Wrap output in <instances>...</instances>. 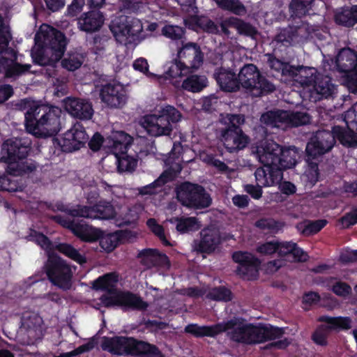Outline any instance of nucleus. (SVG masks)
Returning <instances> with one entry per match:
<instances>
[{"mask_svg":"<svg viewBox=\"0 0 357 357\" xmlns=\"http://www.w3.org/2000/svg\"><path fill=\"white\" fill-rule=\"evenodd\" d=\"M297 36V30L292 26H288L280 29L275 38L274 41L279 44L280 43L283 46L289 47L292 45L293 41Z\"/></svg>","mask_w":357,"mask_h":357,"instance_id":"nucleus-46","label":"nucleus"},{"mask_svg":"<svg viewBox=\"0 0 357 357\" xmlns=\"http://www.w3.org/2000/svg\"><path fill=\"white\" fill-rule=\"evenodd\" d=\"M336 65L338 71L344 73L349 90L357 93V52L349 47L342 48L337 55Z\"/></svg>","mask_w":357,"mask_h":357,"instance_id":"nucleus-14","label":"nucleus"},{"mask_svg":"<svg viewBox=\"0 0 357 357\" xmlns=\"http://www.w3.org/2000/svg\"><path fill=\"white\" fill-rule=\"evenodd\" d=\"M112 296L103 294L100 296L101 304L107 307H121L123 310L129 309L144 310L147 308L146 302L138 295L130 291H114Z\"/></svg>","mask_w":357,"mask_h":357,"instance_id":"nucleus-15","label":"nucleus"},{"mask_svg":"<svg viewBox=\"0 0 357 357\" xmlns=\"http://www.w3.org/2000/svg\"><path fill=\"white\" fill-rule=\"evenodd\" d=\"M204 161L208 165L214 167L220 173H227L229 172V166L220 160L217 159L213 154H207L205 156Z\"/></svg>","mask_w":357,"mask_h":357,"instance_id":"nucleus-60","label":"nucleus"},{"mask_svg":"<svg viewBox=\"0 0 357 357\" xmlns=\"http://www.w3.org/2000/svg\"><path fill=\"white\" fill-rule=\"evenodd\" d=\"M142 266L147 268L156 266H169L170 261L166 254L160 252L158 249L145 248L137 255Z\"/></svg>","mask_w":357,"mask_h":357,"instance_id":"nucleus-27","label":"nucleus"},{"mask_svg":"<svg viewBox=\"0 0 357 357\" xmlns=\"http://www.w3.org/2000/svg\"><path fill=\"white\" fill-rule=\"evenodd\" d=\"M93 208L91 206H84L77 204L71 206V210L69 211V215L73 218H84L93 219V213H94Z\"/></svg>","mask_w":357,"mask_h":357,"instance_id":"nucleus-55","label":"nucleus"},{"mask_svg":"<svg viewBox=\"0 0 357 357\" xmlns=\"http://www.w3.org/2000/svg\"><path fill=\"white\" fill-rule=\"evenodd\" d=\"M169 175L168 172H163L153 182L139 188V193L142 195H151L158 193L166 183L171 181L172 176L168 177Z\"/></svg>","mask_w":357,"mask_h":357,"instance_id":"nucleus-39","label":"nucleus"},{"mask_svg":"<svg viewBox=\"0 0 357 357\" xmlns=\"http://www.w3.org/2000/svg\"><path fill=\"white\" fill-rule=\"evenodd\" d=\"M181 114L174 107L167 105L157 113L144 117L142 126L147 133L152 137H170L173 130L172 123L181 120Z\"/></svg>","mask_w":357,"mask_h":357,"instance_id":"nucleus-6","label":"nucleus"},{"mask_svg":"<svg viewBox=\"0 0 357 357\" xmlns=\"http://www.w3.org/2000/svg\"><path fill=\"white\" fill-rule=\"evenodd\" d=\"M120 232L109 234L105 236H100V245L101 248L107 252L113 251L119 245L121 236ZM102 236V234L101 235Z\"/></svg>","mask_w":357,"mask_h":357,"instance_id":"nucleus-51","label":"nucleus"},{"mask_svg":"<svg viewBox=\"0 0 357 357\" xmlns=\"http://www.w3.org/2000/svg\"><path fill=\"white\" fill-rule=\"evenodd\" d=\"M282 153V146L271 139H264L257 144L256 153L259 162L268 174L271 173L280 178L277 171V162H279L280 153Z\"/></svg>","mask_w":357,"mask_h":357,"instance_id":"nucleus-13","label":"nucleus"},{"mask_svg":"<svg viewBox=\"0 0 357 357\" xmlns=\"http://www.w3.org/2000/svg\"><path fill=\"white\" fill-rule=\"evenodd\" d=\"M327 328H317L312 335V339L314 343L321 346H326L328 343L327 337H328V331Z\"/></svg>","mask_w":357,"mask_h":357,"instance_id":"nucleus-63","label":"nucleus"},{"mask_svg":"<svg viewBox=\"0 0 357 357\" xmlns=\"http://www.w3.org/2000/svg\"><path fill=\"white\" fill-rule=\"evenodd\" d=\"M206 86V78L204 76L192 75L188 77L182 84L185 90L191 92H199Z\"/></svg>","mask_w":357,"mask_h":357,"instance_id":"nucleus-45","label":"nucleus"},{"mask_svg":"<svg viewBox=\"0 0 357 357\" xmlns=\"http://www.w3.org/2000/svg\"><path fill=\"white\" fill-rule=\"evenodd\" d=\"M54 250L63 255L71 260L75 261L79 265H84L86 263V257L79 251L68 243H59L54 245Z\"/></svg>","mask_w":357,"mask_h":357,"instance_id":"nucleus-36","label":"nucleus"},{"mask_svg":"<svg viewBox=\"0 0 357 357\" xmlns=\"http://www.w3.org/2000/svg\"><path fill=\"white\" fill-rule=\"evenodd\" d=\"M239 87L241 86L253 97H261L273 92L275 85L262 75L252 63L245 64L238 74Z\"/></svg>","mask_w":357,"mask_h":357,"instance_id":"nucleus-8","label":"nucleus"},{"mask_svg":"<svg viewBox=\"0 0 357 357\" xmlns=\"http://www.w3.org/2000/svg\"><path fill=\"white\" fill-rule=\"evenodd\" d=\"M29 137L10 138L3 142L0 160L7 164L6 172L8 174L24 176L36 170V162L27 158L32 149Z\"/></svg>","mask_w":357,"mask_h":357,"instance_id":"nucleus-2","label":"nucleus"},{"mask_svg":"<svg viewBox=\"0 0 357 357\" xmlns=\"http://www.w3.org/2000/svg\"><path fill=\"white\" fill-rule=\"evenodd\" d=\"M238 319H231L227 321L219 322L211 326H199L197 324H189L184 328V332L196 338L204 337H215L226 332L238 324Z\"/></svg>","mask_w":357,"mask_h":357,"instance_id":"nucleus-19","label":"nucleus"},{"mask_svg":"<svg viewBox=\"0 0 357 357\" xmlns=\"http://www.w3.org/2000/svg\"><path fill=\"white\" fill-rule=\"evenodd\" d=\"M314 0H292L289 4V10L293 17L301 18L308 14Z\"/></svg>","mask_w":357,"mask_h":357,"instance_id":"nucleus-42","label":"nucleus"},{"mask_svg":"<svg viewBox=\"0 0 357 357\" xmlns=\"http://www.w3.org/2000/svg\"><path fill=\"white\" fill-rule=\"evenodd\" d=\"M29 241H31L36 243L37 245H40L43 250H45L47 255L49 253L54 252V245L52 242L50 240V238L43 234L41 232L37 231L34 229H31L30 234L29 235Z\"/></svg>","mask_w":357,"mask_h":357,"instance_id":"nucleus-48","label":"nucleus"},{"mask_svg":"<svg viewBox=\"0 0 357 357\" xmlns=\"http://www.w3.org/2000/svg\"><path fill=\"white\" fill-rule=\"evenodd\" d=\"M332 291L338 296L345 297L351 294V287L344 282H337L331 289Z\"/></svg>","mask_w":357,"mask_h":357,"instance_id":"nucleus-64","label":"nucleus"},{"mask_svg":"<svg viewBox=\"0 0 357 357\" xmlns=\"http://www.w3.org/2000/svg\"><path fill=\"white\" fill-rule=\"evenodd\" d=\"M44 268L48 280L53 285L63 291L71 289L73 271L70 265L58 254H48Z\"/></svg>","mask_w":357,"mask_h":357,"instance_id":"nucleus-10","label":"nucleus"},{"mask_svg":"<svg viewBox=\"0 0 357 357\" xmlns=\"http://www.w3.org/2000/svg\"><path fill=\"white\" fill-rule=\"evenodd\" d=\"M102 348L112 354L121 356H144L146 357H165L159 348L149 342L137 340L132 337L115 336L105 337Z\"/></svg>","mask_w":357,"mask_h":357,"instance_id":"nucleus-3","label":"nucleus"},{"mask_svg":"<svg viewBox=\"0 0 357 357\" xmlns=\"http://www.w3.org/2000/svg\"><path fill=\"white\" fill-rule=\"evenodd\" d=\"M328 223L325 219L310 221L303 228L302 234L305 236H311L319 232Z\"/></svg>","mask_w":357,"mask_h":357,"instance_id":"nucleus-56","label":"nucleus"},{"mask_svg":"<svg viewBox=\"0 0 357 357\" xmlns=\"http://www.w3.org/2000/svg\"><path fill=\"white\" fill-rule=\"evenodd\" d=\"M208 297L215 301L229 302L234 295L231 291L225 286H218L213 287L208 294Z\"/></svg>","mask_w":357,"mask_h":357,"instance_id":"nucleus-49","label":"nucleus"},{"mask_svg":"<svg viewBox=\"0 0 357 357\" xmlns=\"http://www.w3.org/2000/svg\"><path fill=\"white\" fill-rule=\"evenodd\" d=\"M177 200L184 206L204 209L211 206L212 199L205 188L197 183L184 181L175 188Z\"/></svg>","mask_w":357,"mask_h":357,"instance_id":"nucleus-12","label":"nucleus"},{"mask_svg":"<svg viewBox=\"0 0 357 357\" xmlns=\"http://www.w3.org/2000/svg\"><path fill=\"white\" fill-rule=\"evenodd\" d=\"M100 97L102 102L110 108H121L127 101L126 91L119 83H107L102 85Z\"/></svg>","mask_w":357,"mask_h":357,"instance_id":"nucleus-23","label":"nucleus"},{"mask_svg":"<svg viewBox=\"0 0 357 357\" xmlns=\"http://www.w3.org/2000/svg\"><path fill=\"white\" fill-rule=\"evenodd\" d=\"M232 259L238 265L236 273L242 279L255 280L259 275V260L248 252L236 251L232 255Z\"/></svg>","mask_w":357,"mask_h":357,"instance_id":"nucleus-18","label":"nucleus"},{"mask_svg":"<svg viewBox=\"0 0 357 357\" xmlns=\"http://www.w3.org/2000/svg\"><path fill=\"white\" fill-rule=\"evenodd\" d=\"M133 137L125 131L113 132V137L108 139L107 145L111 153L117 160V169L120 172H132L137 165V159L127 154V151L133 143Z\"/></svg>","mask_w":357,"mask_h":357,"instance_id":"nucleus-9","label":"nucleus"},{"mask_svg":"<svg viewBox=\"0 0 357 357\" xmlns=\"http://www.w3.org/2000/svg\"><path fill=\"white\" fill-rule=\"evenodd\" d=\"M335 20L337 24L347 27H351L356 24L351 8H344L342 11L336 13Z\"/></svg>","mask_w":357,"mask_h":357,"instance_id":"nucleus-52","label":"nucleus"},{"mask_svg":"<svg viewBox=\"0 0 357 357\" xmlns=\"http://www.w3.org/2000/svg\"><path fill=\"white\" fill-rule=\"evenodd\" d=\"M93 208V219L109 220L116 215V211L111 202L105 200H100L96 204L91 206Z\"/></svg>","mask_w":357,"mask_h":357,"instance_id":"nucleus-38","label":"nucleus"},{"mask_svg":"<svg viewBox=\"0 0 357 357\" xmlns=\"http://www.w3.org/2000/svg\"><path fill=\"white\" fill-rule=\"evenodd\" d=\"M319 321L326 323V328L329 331H348L352 327V319L349 317L323 316Z\"/></svg>","mask_w":357,"mask_h":357,"instance_id":"nucleus-35","label":"nucleus"},{"mask_svg":"<svg viewBox=\"0 0 357 357\" xmlns=\"http://www.w3.org/2000/svg\"><path fill=\"white\" fill-rule=\"evenodd\" d=\"M72 233L84 242L93 243L99 240L102 231L87 224L75 222Z\"/></svg>","mask_w":357,"mask_h":357,"instance_id":"nucleus-33","label":"nucleus"},{"mask_svg":"<svg viewBox=\"0 0 357 357\" xmlns=\"http://www.w3.org/2000/svg\"><path fill=\"white\" fill-rule=\"evenodd\" d=\"M227 121L220 134L225 147L229 153L245 149L249 144L250 138L241 127L245 123L244 116L230 114Z\"/></svg>","mask_w":357,"mask_h":357,"instance_id":"nucleus-11","label":"nucleus"},{"mask_svg":"<svg viewBox=\"0 0 357 357\" xmlns=\"http://www.w3.org/2000/svg\"><path fill=\"white\" fill-rule=\"evenodd\" d=\"M221 243L219 229L213 226H208L199 231V239L193 242L194 249L202 254H211Z\"/></svg>","mask_w":357,"mask_h":357,"instance_id":"nucleus-22","label":"nucleus"},{"mask_svg":"<svg viewBox=\"0 0 357 357\" xmlns=\"http://www.w3.org/2000/svg\"><path fill=\"white\" fill-rule=\"evenodd\" d=\"M191 72L197 70L204 62V54L198 43H182L176 56Z\"/></svg>","mask_w":357,"mask_h":357,"instance_id":"nucleus-21","label":"nucleus"},{"mask_svg":"<svg viewBox=\"0 0 357 357\" xmlns=\"http://www.w3.org/2000/svg\"><path fill=\"white\" fill-rule=\"evenodd\" d=\"M63 102L64 109L75 119L88 121L91 119L93 116V105L89 99L66 97Z\"/></svg>","mask_w":357,"mask_h":357,"instance_id":"nucleus-24","label":"nucleus"},{"mask_svg":"<svg viewBox=\"0 0 357 357\" xmlns=\"http://www.w3.org/2000/svg\"><path fill=\"white\" fill-rule=\"evenodd\" d=\"M118 282V275L114 273H106L98 277L93 283V288L96 290L105 291L109 294L116 291L114 284Z\"/></svg>","mask_w":357,"mask_h":357,"instance_id":"nucleus-40","label":"nucleus"},{"mask_svg":"<svg viewBox=\"0 0 357 357\" xmlns=\"http://www.w3.org/2000/svg\"><path fill=\"white\" fill-rule=\"evenodd\" d=\"M196 24L204 31L209 33H218L220 31L219 26L213 20L207 17H201L197 18Z\"/></svg>","mask_w":357,"mask_h":357,"instance_id":"nucleus-58","label":"nucleus"},{"mask_svg":"<svg viewBox=\"0 0 357 357\" xmlns=\"http://www.w3.org/2000/svg\"><path fill=\"white\" fill-rule=\"evenodd\" d=\"M284 334V330L282 328L260 324V343L280 338Z\"/></svg>","mask_w":357,"mask_h":357,"instance_id":"nucleus-44","label":"nucleus"},{"mask_svg":"<svg viewBox=\"0 0 357 357\" xmlns=\"http://www.w3.org/2000/svg\"><path fill=\"white\" fill-rule=\"evenodd\" d=\"M109 29L116 40L121 41L129 36H136L142 30V25L137 18L121 15L112 21Z\"/></svg>","mask_w":357,"mask_h":357,"instance_id":"nucleus-20","label":"nucleus"},{"mask_svg":"<svg viewBox=\"0 0 357 357\" xmlns=\"http://www.w3.org/2000/svg\"><path fill=\"white\" fill-rule=\"evenodd\" d=\"M105 17L100 10L83 13L77 18V27L82 31L92 33L98 31L102 26Z\"/></svg>","mask_w":357,"mask_h":357,"instance_id":"nucleus-26","label":"nucleus"},{"mask_svg":"<svg viewBox=\"0 0 357 357\" xmlns=\"http://www.w3.org/2000/svg\"><path fill=\"white\" fill-rule=\"evenodd\" d=\"M61 115L59 107L42 103L27 131L39 138L56 135L61 130Z\"/></svg>","mask_w":357,"mask_h":357,"instance_id":"nucleus-7","label":"nucleus"},{"mask_svg":"<svg viewBox=\"0 0 357 357\" xmlns=\"http://www.w3.org/2000/svg\"><path fill=\"white\" fill-rule=\"evenodd\" d=\"M355 128L346 124V126H334L330 134H332L335 143L338 140L345 147H355L357 146V135Z\"/></svg>","mask_w":357,"mask_h":357,"instance_id":"nucleus-30","label":"nucleus"},{"mask_svg":"<svg viewBox=\"0 0 357 357\" xmlns=\"http://www.w3.org/2000/svg\"><path fill=\"white\" fill-rule=\"evenodd\" d=\"M255 226L268 233H277L281 229L280 223L273 218H261L256 221Z\"/></svg>","mask_w":357,"mask_h":357,"instance_id":"nucleus-53","label":"nucleus"},{"mask_svg":"<svg viewBox=\"0 0 357 357\" xmlns=\"http://www.w3.org/2000/svg\"><path fill=\"white\" fill-rule=\"evenodd\" d=\"M289 78L302 86H312L319 100L330 97L333 92L334 84L331 77L319 73L314 68L293 66Z\"/></svg>","mask_w":357,"mask_h":357,"instance_id":"nucleus-4","label":"nucleus"},{"mask_svg":"<svg viewBox=\"0 0 357 357\" xmlns=\"http://www.w3.org/2000/svg\"><path fill=\"white\" fill-rule=\"evenodd\" d=\"M291 112L286 110L269 111L261 115V121L267 126L280 127V124L289 126Z\"/></svg>","mask_w":357,"mask_h":357,"instance_id":"nucleus-34","label":"nucleus"},{"mask_svg":"<svg viewBox=\"0 0 357 357\" xmlns=\"http://www.w3.org/2000/svg\"><path fill=\"white\" fill-rule=\"evenodd\" d=\"M112 137L113 135L105 140L99 132H96L89 141V135L84 127L81 123L77 122L63 134V137L59 142V144L61 146L62 151L70 153L79 150L88 142L89 147L92 151H98L100 149L103 143H106L105 146L109 148L107 146L109 144L108 139Z\"/></svg>","mask_w":357,"mask_h":357,"instance_id":"nucleus-5","label":"nucleus"},{"mask_svg":"<svg viewBox=\"0 0 357 357\" xmlns=\"http://www.w3.org/2000/svg\"><path fill=\"white\" fill-rule=\"evenodd\" d=\"M344 120L357 131V102L345 112Z\"/></svg>","mask_w":357,"mask_h":357,"instance_id":"nucleus-62","label":"nucleus"},{"mask_svg":"<svg viewBox=\"0 0 357 357\" xmlns=\"http://www.w3.org/2000/svg\"><path fill=\"white\" fill-rule=\"evenodd\" d=\"M267 63L271 70L280 73L282 76L290 77L293 66L276 58L274 54H267Z\"/></svg>","mask_w":357,"mask_h":357,"instance_id":"nucleus-41","label":"nucleus"},{"mask_svg":"<svg viewBox=\"0 0 357 357\" xmlns=\"http://www.w3.org/2000/svg\"><path fill=\"white\" fill-rule=\"evenodd\" d=\"M41 104L40 101H36L29 98L21 99L15 104V108L17 110L26 111L24 113V124L26 130L29 127L33 126L31 123L33 122V119Z\"/></svg>","mask_w":357,"mask_h":357,"instance_id":"nucleus-31","label":"nucleus"},{"mask_svg":"<svg viewBox=\"0 0 357 357\" xmlns=\"http://www.w3.org/2000/svg\"><path fill=\"white\" fill-rule=\"evenodd\" d=\"M299 158L298 152L295 146H282V153H280L279 162H277V171L279 172L280 181L282 179V171L294 167Z\"/></svg>","mask_w":357,"mask_h":357,"instance_id":"nucleus-32","label":"nucleus"},{"mask_svg":"<svg viewBox=\"0 0 357 357\" xmlns=\"http://www.w3.org/2000/svg\"><path fill=\"white\" fill-rule=\"evenodd\" d=\"M162 33L172 40H179L183 37L185 30L178 26L165 25L162 29Z\"/></svg>","mask_w":357,"mask_h":357,"instance_id":"nucleus-57","label":"nucleus"},{"mask_svg":"<svg viewBox=\"0 0 357 357\" xmlns=\"http://www.w3.org/2000/svg\"><path fill=\"white\" fill-rule=\"evenodd\" d=\"M262 168H257L255 172L257 185L246 184L244 190L254 199H259L263 194L262 188L273 186L280 182L278 176L271 173L268 174Z\"/></svg>","mask_w":357,"mask_h":357,"instance_id":"nucleus-25","label":"nucleus"},{"mask_svg":"<svg viewBox=\"0 0 357 357\" xmlns=\"http://www.w3.org/2000/svg\"><path fill=\"white\" fill-rule=\"evenodd\" d=\"M17 176H13L16 177ZM12 175L5 173L0 174V191L18 192L22 191L23 184L22 181L13 179Z\"/></svg>","mask_w":357,"mask_h":357,"instance_id":"nucleus-43","label":"nucleus"},{"mask_svg":"<svg viewBox=\"0 0 357 357\" xmlns=\"http://www.w3.org/2000/svg\"><path fill=\"white\" fill-rule=\"evenodd\" d=\"M176 229L180 234H188L198 231L201 222L197 217H176L174 218Z\"/></svg>","mask_w":357,"mask_h":357,"instance_id":"nucleus-37","label":"nucleus"},{"mask_svg":"<svg viewBox=\"0 0 357 357\" xmlns=\"http://www.w3.org/2000/svg\"><path fill=\"white\" fill-rule=\"evenodd\" d=\"M36 47L31 51L35 64L54 66L64 55L68 40L61 31L47 26L35 36Z\"/></svg>","mask_w":357,"mask_h":357,"instance_id":"nucleus-1","label":"nucleus"},{"mask_svg":"<svg viewBox=\"0 0 357 357\" xmlns=\"http://www.w3.org/2000/svg\"><path fill=\"white\" fill-rule=\"evenodd\" d=\"M213 76L222 91L234 92L239 90L238 75L232 70L223 67L217 68Z\"/></svg>","mask_w":357,"mask_h":357,"instance_id":"nucleus-28","label":"nucleus"},{"mask_svg":"<svg viewBox=\"0 0 357 357\" xmlns=\"http://www.w3.org/2000/svg\"><path fill=\"white\" fill-rule=\"evenodd\" d=\"M30 64H21L17 60L9 59L8 58L0 56V73H3L6 78H14L26 74L30 71Z\"/></svg>","mask_w":357,"mask_h":357,"instance_id":"nucleus-29","label":"nucleus"},{"mask_svg":"<svg viewBox=\"0 0 357 357\" xmlns=\"http://www.w3.org/2000/svg\"><path fill=\"white\" fill-rule=\"evenodd\" d=\"M309 121L310 116L307 113L291 112L289 126L298 127L307 124Z\"/></svg>","mask_w":357,"mask_h":357,"instance_id":"nucleus-61","label":"nucleus"},{"mask_svg":"<svg viewBox=\"0 0 357 357\" xmlns=\"http://www.w3.org/2000/svg\"><path fill=\"white\" fill-rule=\"evenodd\" d=\"M218 7L229 10L236 15H242L245 12L244 5L238 0H214Z\"/></svg>","mask_w":357,"mask_h":357,"instance_id":"nucleus-50","label":"nucleus"},{"mask_svg":"<svg viewBox=\"0 0 357 357\" xmlns=\"http://www.w3.org/2000/svg\"><path fill=\"white\" fill-rule=\"evenodd\" d=\"M82 64V60L77 54H70L61 61V66L69 71L78 69Z\"/></svg>","mask_w":357,"mask_h":357,"instance_id":"nucleus-59","label":"nucleus"},{"mask_svg":"<svg viewBox=\"0 0 357 357\" xmlns=\"http://www.w3.org/2000/svg\"><path fill=\"white\" fill-rule=\"evenodd\" d=\"M334 145V138L332 134H330V131L318 130L312 136L306 145V157L308 160L317 159L329 152Z\"/></svg>","mask_w":357,"mask_h":357,"instance_id":"nucleus-16","label":"nucleus"},{"mask_svg":"<svg viewBox=\"0 0 357 357\" xmlns=\"http://www.w3.org/2000/svg\"><path fill=\"white\" fill-rule=\"evenodd\" d=\"M235 29L240 35L255 38L258 34L257 29L251 24L236 17Z\"/></svg>","mask_w":357,"mask_h":357,"instance_id":"nucleus-54","label":"nucleus"},{"mask_svg":"<svg viewBox=\"0 0 357 357\" xmlns=\"http://www.w3.org/2000/svg\"><path fill=\"white\" fill-rule=\"evenodd\" d=\"M232 319H239L238 324L228 333L232 341L248 345L260 344V324H243L241 317H234Z\"/></svg>","mask_w":357,"mask_h":357,"instance_id":"nucleus-17","label":"nucleus"},{"mask_svg":"<svg viewBox=\"0 0 357 357\" xmlns=\"http://www.w3.org/2000/svg\"><path fill=\"white\" fill-rule=\"evenodd\" d=\"M191 73L177 57L168 63L167 69L165 71L167 75L171 78H177L187 75Z\"/></svg>","mask_w":357,"mask_h":357,"instance_id":"nucleus-47","label":"nucleus"}]
</instances>
